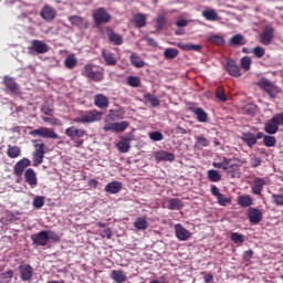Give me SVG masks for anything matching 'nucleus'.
Segmentation results:
<instances>
[{
  "mask_svg": "<svg viewBox=\"0 0 283 283\" xmlns=\"http://www.w3.org/2000/svg\"><path fill=\"white\" fill-rule=\"evenodd\" d=\"M102 118L103 112L98 109L81 111L78 116L73 119V123H77L78 125H92V123H98Z\"/></svg>",
  "mask_w": 283,
  "mask_h": 283,
  "instance_id": "obj_1",
  "label": "nucleus"
},
{
  "mask_svg": "<svg viewBox=\"0 0 283 283\" xmlns=\"http://www.w3.org/2000/svg\"><path fill=\"white\" fill-rule=\"evenodd\" d=\"M65 136L71 138V140L74 143L75 147H82V145L85 143L83 138L87 136V132L83 128H78L76 126H71L65 129Z\"/></svg>",
  "mask_w": 283,
  "mask_h": 283,
  "instance_id": "obj_2",
  "label": "nucleus"
},
{
  "mask_svg": "<svg viewBox=\"0 0 283 283\" xmlns=\"http://www.w3.org/2000/svg\"><path fill=\"white\" fill-rule=\"evenodd\" d=\"M34 151L32 154L33 167H39L43 165V158H45V149L48 147L43 144L41 139L33 140Z\"/></svg>",
  "mask_w": 283,
  "mask_h": 283,
  "instance_id": "obj_3",
  "label": "nucleus"
},
{
  "mask_svg": "<svg viewBox=\"0 0 283 283\" xmlns=\"http://www.w3.org/2000/svg\"><path fill=\"white\" fill-rule=\"evenodd\" d=\"M256 85L258 87H260V90H263V92H266L270 98H275V96L280 94V88L268 78H261L256 83Z\"/></svg>",
  "mask_w": 283,
  "mask_h": 283,
  "instance_id": "obj_4",
  "label": "nucleus"
},
{
  "mask_svg": "<svg viewBox=\"0 0 283 283\" xmlns=\"http://www.w3.org/2000/svg\"><path fill=\"white\" fill-rule=\"evenodd\" d=\"M93 20L97 25L109 23L112 21V14H109L105 8L99 7L93 13Z\"/></svg>",
  "mask_w": 283,
  "mask_h": 283,
  "instance_id": "obj_5",
  "label": "nucleus"
},
{
  "mask_svg": "<svg viewBox=\"0 0 283 283\" xmlns=\"http://www.w3.org/2000/svg\"><path fill=\"white\" fill-rule=\"evenodd\" d=\"M29 136H41L42 138H51L53 140H56V138H59V134H56L54 129L48 127H40L33 129L29 133Z\"/></svg>",
  "mask_w": 283,
  "mask_h": 283,
  "instance_id": "obj_6",
  "label": "nucleus"
},
{
  "mask_svg": "<svg viewBox=\"0 0 283 283\" xmlns=\"http://www.w3.org/2000/svg\"><path fill=\"white\" fill-rule=\"evenodd\" d=\"M263 136H264V133L262 132H259L256 135L251 132H247V133H242L241 138L243 143L248 145V147H255V145H258V140H261Z\"/></svg>",
  "mask_w": 283,
  "mask_h": 283,
  "instance_id": "obj_7",
  "label": "nucleus"
},
{
  "mask_svg": "<svg viewBox=\"0 0 283 283\" xmlns=\"http://www.w3.org/2000/svg\"><path fill=\"white\" fill-rule=\"evenodd\" d=\"M82 74L95 83H101V81H103V72L92 70V65L90 64L84 66Z\"/></svg>",
  "mask_w": 283,
  "mask_h": 283,
  "instance_id": "obj_8",
  "label": "nucleus"
},
{
  "mask_svg": "<svg viewBox=\"0 0 283 283\" xmlns=\"http://www.w3.org/2000/svg\"><path fill=\"white\" fill-rule=\"evenodd\" d=\"M19 273L22 282H30V280L34 277V269H32V265L28 263L19 265Z\"/></svg>",
  "mask_w": 283,
  "mask_h": 283,
  "instance_id": "obj_9",
  "label": "nucleus"
},
{
  "mask_svg": "<svg viewBox=\"0 0 283 283\" xmlns=\"http://www.w3.org/2000/svg\"><path fill=\"white\" fill-rule=\"evenodd\" d=\"M226 70L228 72V74H230V76H233L234 78H240V76H242L240 66H238V63L233 59L227 60Z\"/></svg>",
  "mask_w": 283,
  "mask_h": 283,
  "instance_id": "obj_10",
  "label": "nucleus"
},
{
  "mask_svg": "<svg viewBox=\"0 0 283 283\" xmlns=\"http://www.w3.org/2000/svg\"><path fill=\"white\" fill-rule=\"evenodd\" d=\"M32 165V161L29 158H22L20 159L13 167V174L17 177L23 176V171L28 169Z\"/></svg>",
  "mask_w": 283,
  "mask_h": 283,
  "instance_id": "obj_11",
  "label": "nucleus"
},
{
  "mask_svg": "<svg viewBox=\"0 0 283 283\" xmlns=\"http://www.w3.org/2000/svg\"><path fill=\"white\" fill-rule=\"evenodd\" d=\"M247 218L251 224H260L262 220V210L250 207L247 212Z\"/></svg>",
  "mask_w": 283,
  "mask_h": 283,
  "instance_id": "obj_12",
  "label": "nucleus"
},
{
  "mask_svg": "<svg viewBox=\"0 0 283 283\" xmlns=\"http://www.w3.org/2000/svg\"><path fill=\"white\" fill-rule=\"evenodd\" d=\"M29 50L36 52V54H45L50 52V46L41 40H33L31 42V46H29Z\"/></svg>",
  "mask_w": 283,
  "mask_h": 283,
  "instance_id": "obj_13",
  "label": "nucleus"
},
{
  "mask_svg": "<svg viewBox=\"0 0 283 283\" xmlns=\"http://www.w3.org/2000/svg\"><path fill=\"white\" fill-rule=\"evenodd\" d=\"M231 160L232 159L222 157L221 161H213L212 167H214V169H223V171H227V174H231V169L237 167L235 165L231 164Z\"/></svg>",
  "mask_w": 283,
  "mask_h": 283,
  "instance_id": "obj_14",
  "label": "nucleus"
},
{
  "mask_svg": "<svg viewBox=\"0 0 283 283\" xmlns=\"http://www.w3.org/2000/svg\"><path fill=\"white\" fill-rule=\"evenodd\" d=\"M31 240L35 247H48V231L42 230L31 235Z\"/></svg>",
  "mask_w": 283,
  "mask_h": 283,
  "instance_id": "obj_15",
  "label": "nucleus"
},
{
  "mask_svg": "<svg viewBox=\"0 0 283 283\" xmlns=\"http://www.w3.org/2000/svg\"><path fill=\"white\" fill-rule=\"evenodd\" d=\"M175 234L177 240H180V242H187V240L191 238V232L180 223L175 224Z\"/></svg>",
  "mask_w": 283,
  "mask_h": 283,
  "instance_id": "obj_16",
  "label": "nucleus"
},
{
  "mask_svg": "<svg viewBox=\"0 0 283 283\" xmlns=\"http://www.w3.org/2000/svg\"><path fill=\"white\" fill-rule=\"evenodd\" d=\"M264 185H266V179L260 177L254 178L251 184V193L254 196H262Z\"/></svg>",
  "mask_w": 283,
  "mask_h": 283,
  "instance_id": "obj_17",
  "label": "nucleus"
},
{
  "mask_svg": "<svg viewBox=\"0 0 283 283\" xmlns=\"http://www.w3.org/2000/svg\"><path fill=\"white\" fill-rule=\"evenodd\" d=\"M189 112H192L193 115L197 116L198 123H208L209 120V114L205 112L202 107H196L193 105L188 107Z\"/></svg>",
  "mask_w": 283,
  "mask_h": 283,
  "instance_id": "obj_18",
  "label": "nucleus"
},
{
  "mask_svg": "<svg viewBox=\"0 0 283 283\" xmlns=\"http://www.w3.org/2000/svg\"><path fill=\"white\" fill-rule=\"evenodd\" d=\"M24 181L31 187V189H34L36 185H39V179L36 178V171L32 168H28L24 171Z\"/></svg>",
  "mask_w": 283,
  "mask_h": 283,
  "instance_id": "obj_19",
  "label": "nucleus"
},
{
  "mask_svg": "<svg viewBox=\"0 0 283 283\" xmlns=\"http://www.w3.org/2000/svg\"><path fill=\"white\" fill-rule=\"evenodd\" d=\"M273 27H265L263 32L260 34V40L262 45H271V42L273 41Z\"/></svg>",
  "mask_w": 283,
  "mask_h": 283,
  "instance_id": "obj_20",
  "label": "nucleus"
},
{
  "mask_svg": "<svg viewBox=\"0 0 283 283\" xmlns=\"http://www.w3.org/2000/svg\"><path fill=\"white\" fill-rule=\"evenodd\" d=\"M69 21L71 24L75 25L76 28H80V30H87L90 28V24L85 20V18L81 15H70Z\"/></svg>",
  "mask_w": 283,
  "mask_h": 283,
  "instance_id": "obj_21",
  "label": "nucleus"
},
{
  "mask_svg": "<svg viewBox=\"0 0 283 283\" xmlns=\"http://www.w3.org/2000/svg\"><path fill=\"white\" fill-rule=\"evenodd\" d=\"M40 17L44 21H54L56 19V11L51 6H44L40 12Z\"/></svg>",
  "mask_w": 283,
  "mask_h": 283,
  "instance_id": "obj_22",
  "label": "nucleus"
},
{
  "mask_svg": "<svg viewBox=\"0 0 283 283\" xmlns=\"http://www.w3.org/2000/svg\"><path fill=\"white\" fill-rule=\"evenodd\" d=\"M94 105L98 109H107L109 107V97L104 94H96L94 96Z\"/></svg>",
  "mask_w": 283,
  "mask_h": 283,
  "instance_id": "obj_23",
  "label": "nucleus"
},
{
  "mask_svg": "<svg viewBox=\"0 0 283 283\" xmlns=\"http://www.w3.org/2000/svg\"><path fill=\"white\" fill-rule=\"evenodd\" d=\"M120 140L116 144L119 154H127L132 149V137H119Z\"/></svg>",
  "mask_w": 283,
  "mask_h": 283,
  "instance_id": "obj_24",
  "label": "nucleus"
},
{
  "mask_svg": "<svg viewBox=\"0 0 283 283\" xmlns=\"http://www.w3.org/2000/svg\"><path fill=\"white\" fill-rule=\"evenodd\" d=\"M106 35L108 36V41L114 45H123V35L116 33L114 29L106 28Z\"/></svg>",
  "mask_w": 283,
  "mask_h": 283,
  "instance_id": "obj_25",
  "label": "nucleus"
},
{
  "mask_svg": "<svg viewBox=\"0 0 283 283\" xmlns=\"http://www.w3.org/2000/svg\"><path fill=\"white\" fill-rule=\"evenodd\" d=\"M3 83L9 92H11L12 94H21V88L19 87V84L15 83L14 78L10 76H4Z\"/></svg>",
  "mask_w": 283,
  "mask_h": 283,
  "instance_id": "obj_26",
  "label": "nucleus"
},
{
  "mask_svg": "<svg viewBox=\"0 0 283 283\" xmlns=\"http://www.w3.org/2000/svg\"><path fill=\"white\" fill-rule=\"evenodd\" d=\"M123 189V182L120 181H111L108 182L105 188L104 191H106V193H119V191Z\"/></svg>",
  "mask_w": 283,
  "mask_h": 283,
  "instance_id": "obj_27",
  "label": "nucleus"
},
{
  "mask_svg": "<svg viewBox=\"0 0 283 283\" xmlns=\"http://www.w3.org/2000/svg\"><path fill=\"white\" fill-rule=\"evenodd\" d=\"M102 57L104 59L106 65L114 66L118 63L116 55L107 50H102Z\"/></svg>",
  "mask_w": 283,
  "mask_h": 283,
  "instance_id": "obj_28",
  "label": "nucleus"
},
{
  "mask_svg": "<svg viewBox=\"0 0 283 283\" xmlns=\"http://www.w3.org/2000/svg\"><path fill=\"white\" fill-rule=\"evenodd\" d=\"M133 23L137 29L145 28L147 25V15L145 13H136L133 17Z\"/></svg>",
  "mask_w": 283,
  "mask_h": 283,
  "instance_id": "obj_29",
  "label": "nucleus"
},
{
  "mask_svg": "<svg viewBox=\"0 0 283 283\" xmlns=\"http://www.w3.org/2000/svg\"><path fill=\"white\" fill-rule=\"evenodd\" d=\"M237 202L239 207H241L242 209H247L248 207H252L253 198H251V196L249 195H241L238 197Z\"/></svg>",
  "mask_w": 283,
  "mask_h": 283,
  "instance_id": "obj_30",
  "label": "nucleus"
},
{
  "mask_svg": "<svg viewBox=\"0 0 283 283\" xmlns=\"http://www.w3.org/2000/svg\"><path fill=\"white\" fill-rule=\"evenodd\" d=\"M184 207L185 203L182 202V200L178 198H171L168 201L167 209H169V211H180V209H182Z\"/></svg>",
  "mask_w": 283,
  "mask_h": 283,
  "instance_id": "obj_31",
  "label": "nucleus"
},
{
  "mask_svg": "<svg viewBox=\"0 0 283 283\" xmlns=\"http://www.w3.org/2000/svg\"><path fill=\"white\" fill-rule=\"evenodd\" d=\"M264 133L269 134L270 136H273V134H277L280 130V127L273 122V118H271L269 122L264 124Z\"/></svg>",
  "mask_w": 283,
  "mask_h": 283,
  "instance_id": "obj_32",
  "label": "nucleus"
},
{
  "mask_svg": "<svg viewBox=\"0 0 283 283\" xmlns=\"http://www.w3.org/2000/svg\"><path fill=\"white\" fill-rule=\"evenodd\" d=\"M134 227L137 231H147V229H149V223L145 217H137L134 221Z\"/></svg>",
  "mask_w": 283,
  "mask_h": 283,
  "instance_id": "obj_33",
  "label": "nucleus"
},
{
  "mask_svg": "<svg viewBox=\"0 0 283 283\" xmlns=\"http://www.w3.org/2000/svg\"><path fill=\"white\" fill-rule=\"evenodd\" d=\"M180 50H184V52H201L202 45L200 44H191V43H179L177 44Z\"/></svg>",
  "mask_w": 283,
  "mask_h": 283,
  "instance_id": "obj_34",
  "label": "nucleus"
},
{
  "mask_svg": "<svg viewBox=\"0 0 283 283\" xmlns=\"http://www.w3.org/2000/svg\"><path fill=\"white\" fill-rule=\"evenodd\" d=\"M111 280H114L116 283H123L127 281V275L123 270H113L111 273Z\"/></svg>",
  "mask_w": 283,
  "mask_h": 283,
  "instance_id": "obj_35",
  "label": "nucleus"
},
{
  "mask_svg": "<svg viewBox=\"0 0 283 283\" xmlns=\"http://www.w3.org/2000/svg\"><path fill=\"white\" fill-rule=\"evenodd\" d=\"M196 143H195V149H198V151L205 149V147H209L211 145V142L207 139L205 136H196Z\"/></svg>",
  "mask_w": 283,
  "mask_h": 283,
  "instance_id": "obj_36",
  "label": "nucleus"
},
{
  "mask_svg": "<svg viewBox=\"0 0 283 283\" xmlns=\"http://www.w3.org/2000/svg\"><path fill=\"white\" fill-rule=\"evenodd\" d=\"M156 159L174 163V160H176V155H174V153L163 150V151L156 154Z\"/></svg>",
  "mask_w": 283,
  "mask_h": 283,
  "instance_id": "obj_37",
  "label": "nucleus"
},
{
  "mask_svg": "<svg viewBox=\"0 0 283 283\" xmlns=\"http://www.w3.org/2000/svg\"><path fill=\"white\" fill-rule=\"evenodd\" d=\"M8 158H19L21 156V147L9 145L7 148Z\"/></svg>",
  "mask_w": 283,
  "mask_h": 283,
  "instance_id": "obj_38",
  "label": "nucleus"
},
{
  "mask_svg": "<svg viewBox=\"0 0 283 283\" xmlns=\"http://www.w3.org/2000/svg\"><path fill=\"white\" fill-rule=\"evenodd\" d=\"M201 14L207 21H218L219 19L218 12L214 9L203 10Z\"/></svg>",
  "mask_w": 283,
  "mask_h": 283,
  "instance_id": "obj_39",
  "label": "nucleus"
},
{
  "mask_svg": "<svg viewBox=\"0 0 283 283\" xmlns=\"http://www.w3.org/2000/svg\"><path fill=\"white\" fill-rule=\"evenodd\" d=\"M129 61L134 67H145V62L140 59V55L138 53H132L129 56Z\"/></svg>",
  "mask_w": 283,
  "mask_h": 283,
  "instance_id": "obj_40",
  "label": "nucleus"
},
{
  "mask_svg": "<svg viewBox=\"0 0 283 283\" xmlns=\"http://www.w3.org/2000/svg\"><path fill=\"white\" fill-rule=\"evenodd\" d=\"M207 178L210 182H220V180H222V175L216 169H210L207 171Z\"/></svg>",
  "mask_w": 283,
  "mask_h": 283,
  "instance_id": "obj_41",
  "label": "nucleus"
},
{
  "mask_svg": "<svg viewBox=\"0 0 283 283\" xmlns=\"http://www.w3.org/2000/svg\"><path fill=\"white\" fill-rule=\"evenodd\" d=\"M144 98H145V101L150 103L151 107H160V99H158L156 95L146 93V94H144Z\"/></svg>",
  "mask_w": 283,
  "mask_h": 283,
  "instance_id": "obj_42",
  "label": "nucleus"
},
{
  "mask_svg": "<svg viewBox=\"0 0 283 283\" xmlns=\"http://www.w3.org/2000/svg\"><path fill=\"white\" fill-rule=\"evenodd\" d=\"M12 277H14V271L7 270L0 274V283H10L12 282Z\"/></svg>",
  "mask_w": 283,
  "mask_h": 283,
  "instance_id": "obj_43",
  "label": "nucleus"
},
{
  "mask_svg": "<svg viewBox=\"0 0 283 283\" xmlns=\"http://www.w3.org/2000/svg\"><path fill=\"white\" fill-rule=\"evenodd\" d=\"M262 138H263V145L265 147H275V145H277V139L271 135L263 134Z\"/></svg>",
  "mask_w": 283,
  "mask_h": 283,
  "instance_id": "obj_44",
  "label": "nucleus"
},
{
  "mask_svg": "<svg viewBox=\"0 0 283 283\" xmlns=\"http://www.w3.org/2000/svg\"><path fill=\"white\" fill-rule=\"evenodd\" d=\"M178 54H179L178 49L168 48L164 51V56L167 61H171V60L176 59V56H178Z\"/></svg>",
  "mask_w": 283,
  "mask_h": 283,
  "instance_id": "obj_45",
  "label": "nucleus"
},
{
  "mask_svg": "<svg viewBox=\"0 0 283 283\" xmlns=\"http://www.w3.org/2000/svg\"><path fill=\"white\" fill-rule=\"evenodd\" d=\"M129 127V122L124 120V122H116L115 123V134H120L125 132Z\"/></svg>",
  "mask_w": 283,
  "mask_h": 283,
  "instance_id": "obj_46",
  "label": "nucleus"
},
{
  "mask_svg": "<svg viewBox=\"0 0 283 283\" xmlns=\"http://www.w3.org/2000/svg\"><path fill=\"white\" fill-rule=\"evenodd\" d=\"M230 240L234 242V244H243L244 243V235L238 232H232L230 234Z\"/></svg>",
  "mask_w": 283,
  "mask_h": 283,
  "instance_id": "obj_47",
  "label": "nucleus"
},
{
  "mask_svg": "<svg viewBox=\"0 0 283 283\" xmlns=\"http://www.w3.org/2000/svg\"><path fill=\"white\" fill-rule=\"evenodd\" d=\"M230 45H244V36L242 34H235L230 39Z\"/></svg>",
  "mask_w": 283,
  "mask_h": 283,
  "instance_id": "obj_48",
  "label": "nucleus"
},
{
  "mask_svg": "<svg viewBox=\"0 0 283 283\" xmlns=\"http://www.w3.org/2000/svg\"><path fill=\"white\" fill-rule=\"evenodd\" d=\"M217 202L220 207H227V205H231V198L222 195V192L217 197Z\"/></svg>",
  "mask_w": 283,
  "mask_h": 283,
  "instance_id": "obj_49",
  "label": "nucleus"
},
{
  "mask_svg": "<svg viewBox=\"0 0 283 283\" xmlns=\"http://www.w3.org/2000/svg\"><path fill=\"white\" fill-rule=\"evenodd\" d=\"M208 42L213 43L214 45H224V38L220 35H210Z\"/></svg>",
  "mask_w": 283,
  "mask_h": 283,
  "instance_id": "obj_50",
  "label": "nucleus"
},
{
  "mask_svg": "<svg viewBox=\"0 0 283 283\" xmlns=\"http://www.w3.org/2000/svg\"><path fill=\"white\" fill-rule=\"evenodd\" d=\"M216 98L221 103H227V94H224V87L219 86L216 91Z\"/></svg>",
  "mask_w": 283,
  "mask_h": 283,
  "instance_id": "obj_51",
  "label": "nucleus"
},
{
  "mask_svg": "<svg viewBox=\"0 0 283 283\" xmlns=\"http://www.w3.org/2000/svg\"><path fill=\"white\" fill-rule=\"evenodd\" d=\"M76 63H77V60L76 57H74V55H70L65 59V62H64V65L65 67H67L69 70H72L74 67H76Z\"/></svg>",
  "mask_w": 283,
  "mask_h": 283,
  "instance_id": "obj_52",
  "label": "nucleus"
},
{
  "mask_svg": "<svg viewBox=\"0 0 283 283\" xmlns=\"http://www.w3.org/2000/svg\"><path fill=\"white\" fill-rule=\"evenodd\" d=\"M45 205V197L36 196L33 199V207L34 209H41Z\"/></svg>",
  "mask_w": 283,
  "mask_h": 283,
  "instance_id": "obj_53",
  "label": "nucleus"
},
{
  "mask_svg": "<svg viewBox=\"0 0 283 283\" xmlns=\"http://www.w3.org/2000/svg\"><path fill=\"white\" fill-rule=\"evenodd\" d=\"M46 231V235H48V242H50V240L52 242H61V235H59V233L52 231V230H45Z\"/></svg>",
  "mask_w": 283,
  "mask_h": 283,
  "instance_id": "obj_54",
  "label": "nucleus"
},
{
  "mask_svg": "<svg viewBox=\"0 0 283 283\" xmlns=\"http://www.w3.org/2000/svg\"><path fill=\"white\" fill-rule=\"evenodd\" d=\"M127 83L130 87H140V77L138 76H128Z\"/></svg>",
  "mask_w": 283,
  "mask_h": 283,
  "instance_id": "obj_55",
  "label": "nucleus"
},
{
  "mask_svg": "<svg viewBox=\"0 0 283 283\" xmlns=\"http://www.w3.org/2000/svg\"><path fill=\"white\" fill-rule=\"evenodd\" d=\"M241 67L242 70H244L245 72H249V70H251V57L249 56H243L241 59Z\"/></svg>",
  "mask_w": 283,
  "mask_h": 283,
  "instance_id": "obj_56",
  "label": "nucleus"
},
{
  "mask_svg": "<svg viewBox=\"0 0 283 283\" xmlns=\"http://www.w3.org/2000/svg\"><path fill=\"white\" fill-rule=\"evenodd\" d=\"M155 23L156 30H163V28H165V23H167V19H165V15H159L157 17Z\"/></svg>",
  "mask_w": 283,
  "mask_h": 283,
  "instance_id": "obj_57",
  "label": "nucleus"
},
{
  "mask_svg": "<svg viewBox=\"0 0 283 283\" xmlns=\"http://www.w3.org/2000/svg\"><path fill=\"white\" fill-rule=\"evenodd\" d=\"M252 54H254V56L256 59H262V56H264L266 54V50H264V48H262V46H255L252 50Z\"/></svg>",
  "mask_w": 283,
  "mask_h": 283,
  "instance_id": "obj_58",
  "label": "nucleus"
},
{
  "mask_svg": "<svg viewBox=\"0 0 283 283\" xmlns=\"http://www.w3.org/2000/svg\"><path fill=\"white\" fill-rule=\"evenodd\" d=\"M150 140H154V143H160L163 140L164 136L160 132H151L149 133Z\"/></svg>",
  "mask_w": 283,
  "mask_h": 283,
  "instance_id": "obj_59",
  "label": "nucleus"
},
{
  "mask_svg": "<svg viewBox=\"0 0 283 283\" xmlns=\"http://www.w3.org/2000/svg\"><path fill=\"white\" fill-rule=\"evenodd\" d=\"M272 202L276 207H283V195H272Z\"/></svg>",
  "mask_w": 283,
  "mask_h": 283,
  "instance_id": "obj_60",
  "label": "nucleus"
},
{
  "mask_svg": "<svg viewBox=\"0 0 283 283\" xmlns=\"http://www.w3.org/2000/svg\"><path fill=\"white\" fill-rule=\"evenodd\" d=\"M273 123L276 124V127H280L283 125V113H277L272 117Z\"/></svg>",
  "mask_w": 283,
  "mask_h": 283,
  "instance_id": "obj_61",
  "label": "nucleus"
},
{
  "mask_svg": "<svg viewBox=\"0 0 283 283\" xmlns=\"http://www.w3.org/2000/svg\"><path fill=\"white\" fill-rule=\"evenodd\" d=\"M43 122L50 123L53 127H59V125H61V120H59V118L43 117Z\"/></svg>",
  "mask_w": 283,
  "mask_h": 283,
  "instance_id": "obj_62",
  "label": "nucleus"
},
{
  "mask_svg": "<svg viewBox=\"0 0 283 283\" xmlns=\"http://www.w3.org/2000/svg\"><path fill=\"white\" fill-rule=\"evenodd\" d=\"M101 238H107V240H112V229L106 228L99 232Z\"/></svg>",
  "mask_w": 283,
  "mask_h": 283,
  "instance_id": "obj_63",
  "label": "nucleus"
},
{
  "mask_svg": "<svg viewBox=\"0 0 283 283\" xmlns=\"http://www.w3.org/2000/svg\"><path fill=\"white\" fill-rule=\"evenodd\" d=\"M253 250H247L244 253H243V260L244 262H251V259L253 258Z\"/></svg>",
  "mask_w": 283,
  "mask_h": 283,
  "instance_id": "obj_64",
  "label": "nucleus"
}]
</instances>
